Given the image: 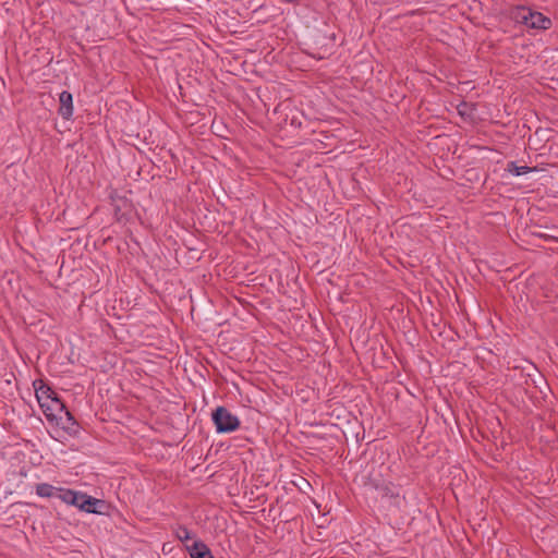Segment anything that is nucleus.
<instances>
[{
    "label": "nucleus",
    "instance_id": "10",
    "mask_svg": "<svg viewBox=\"0 0 558 558\" xmlns=\"http://www.w3.org/2000/svg\"><path fill=\"white\" fill-rule=\"evenodd\" d=\"M63 490L61 487H54L49 483H40L36 485V494L39 497L52 498L58 497L60 499V493Z\"/></svg>",
    "mask_w": 558,
    "mask_h": 558
},
{
    "label": "nucleus",
    "instance_id": "7",
    "mask_svg": "<svg viewBox=\"0 0 558 558\" xmlns=\"http://www.w3.org/2000/svg\"><path fill=\"white\" fill-rule=\"evenodd\" d=\"M186 550L191 558H214L209 547L201 539H194L191 545H186Z\"/></svg>",
    "mask_w": 558,
    "mask_h": 558
},
{
    "label": "nucleus",
    "instance_id": "9",
    "mask_svg": "<svg viewBox=\"0 0 558 558\" xmlns=\"http://www.w3.org/2000/svg\"><path fill=\"white\" fill-rule=\"evenodd\" d=\"M69 435H76L78 433V424L73 414L65 408L62 412V420L59 421V425Z\"/></svg>",
    "mask_w": 558,
    "mask_h": 558
},
{
    "label": "nucleus",
    "instance_id": "5",
    "mask_svg": "<svg viewBox=\"0 0 558 558\" xmlns=\"http://www.w3.org/2000/svg\"><path fill=\"white\" fill-rule=\"evenodd\" d=\"M108 509L109 505L105 500L97 499L87 494H85L82 507L80 508L81 511L95 514H107Z\"/></svg>",
    "mask_w": 558,
    "mask_h": 558
},
{
    "label": "nucleus",
    "instance_id": "4",
    "mask_svg": "<svg viewBox=\"0 0 558 558\" xmlns=\"http://www.w3.org/2000/svg\"><path fill=\"white\" fill-rule=\"evenodd\" d=\"M113 205V213L117 221L128 220L129 215L132 213V203L126 197L110 194Z\"/></svg>",
    "mask_w": 558,
    "mask_h": 558
},
{
    "label": "nucleus",
    "instance_id": "8",
    "mask_svg": "<svg viewBox=\"0 0 558 558\" xmlns=\"http://www.w3.org/2000/svg\"><path fill=\"white\" fill-rule=\"evenodd\" d=\"M85 498V493L76 492L73 489H65L60 493V499L70 506H75L78 509L82 507L83 500Z\"/></svg>",
    "mask_w": 558,
    "mask_h": 558
},
{
    "label": "nucleus",
    "instance_id": "12",
    "mask_svg": "<svg viewBox=\"0 0 558 558\" xmlns=\"http://www.w3.org/2000/svg\"><path fill=\"white\" fill-rule=\"evenodd\" d=\"M175 536L184 544L185 547L186 545H190V541H194L190 530L184 525H179L175 529Z\"/></svg>",
    "mask_w": 558,
    "mask_h": 558
},
{
    "label": "nucleus",
    "instance_id": "2",
    "mask_svg": "<svg viewBox=\"0 0 558 558\" xmlns=\"http://www.w3.org/2000/svg\"><path fill=\"white\" fill-rule=\"evenodd\" d=\"M211 420L218 433H230L240 427V420L225 407L216 408L211 413Z\"/></svg>",
    "mask_w": 558,
    "mask_h": 558
},
{
    "label": "nucleus",
    "instance_id": "1",
    "mask_svg": "<svg viewBox=\"0 0 558 558\" xmlns=\"http://www.w3.org/2000/svg\"><path fill=\"white\" fill-rule=\"evenodd\" d=\"M511 17L515 23L536 31H547L553 25L548 16L524 5L514 8Z\"/></svg>",
    "mask_w": 558,
    "mask_h": 558
},
{
    "label": "nucleus",
    "instance_id": "3",
    "mask_svg": "<svg viewBox=\"0 0 558 558\" xmlns=\"http://www.w3.org/2000/svg\"><path fill=\"white\" fill-rule=\"evenodd\" d=\"M39 405L47 421L51 424L59 425V421L62 420V412L65 411L66 408L60 396L58 395L49 400L41 401Z\"/></svg>",
    "mask_w": 558,
    "mask_h": 558
},
{
    "label": "nucleus",
    "instance_id": "14",
    "mask_svg": "<svg viewBox=\"0 0 558 558\" xmlns=\"http://www.w3.org/2000/svg\"><path fill=\"white\" fill-rule=\"evenodd\" d=\"M457 109H458L459 114L462 117L471 116L472 107L468 102H464V101L461 102Z\"/></svg>",
    "mask_w": 558,
    "mask_h": 558
},
{
    "label": "nucleus",
    "instance_id": "13",
    "mask_svg": "<svg viewBox=\"0 0 558 558\" xmlns=\"http://www.w3.org/2000/svg\"><path fill=\"white\" fill-rule=\"evenodd\" d=\"M507 171L514 177H521L532 171V169L527 166H518L515 162H509L507 166Z\"/></svg>",
    "mask_w": 558,
    "mask_h": 558
},
{
    "label": "nucleus",
    "instance_id": "6",
    "mask_svg": "<svg viewBox=\"0 0 558 558\" xmlns=\"http://www.w3.org/2000/svg\"><path fill=\"white\" fill-rule=\"evenodd\" d=\"M59 114L64 119L69 120L73 116V96L70 92L63 90L59 95Z\"/></svg>",
    "mask_w": 558,
    "mask_h": 558
},
{
    "label": "nucleus",
    "instance_id": "11",
    "mask_svg": "<svg viewBox=\"0 0 558 558\" xmlns=\"http://www.w3.org/2000/svg\"><path fill=\"white\" fill-rule=\"evenodd\" d=\"M39 387H35L36 390V398L39 402L49 400L52 397L58 396V393L47 384H45L43 380H39ZM34 386H36V383H34Z\"/></svg>",
    "mask_w": 558,
    "mask_h": 558
}]
</instances>
